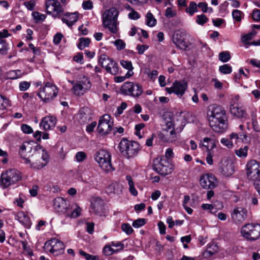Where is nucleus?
<instances>
[{
	"mask_svg": "<svg viewBox=\"0 0 260 260\" xmlns=\"http://www.w3.org/2000/svg\"><path fill=\"white\" fill-rule=\"evenodd\" d=\"M210 126L217 133H222L228 128V124L225 111L220 106L214 105L208 113Z\"/></svg>",
	"mask_w": 260,
	"mask_h": 260,
	"instance_id": "1",
	"label": "nucleus"
},
{
	"mask_svg": "<svg viewBox=\"0 0 260 260\" xmlns=\"http://www.w3.org/2000/svg\"><path fill=\"white\" fill-rule=\"evenodd\" d=\"M54 207L58 212L64 214L66 217L76 218L80 215L81 209L76 204L70 205L63 198L58 197L54 199Z\"/></svg>",
	"mask_w": 260,
	"mask_h": 260,
	"instance_id": "2",
	"label": "nucleus"
},
{
	"mask_svg": "<svg viewBox=\"0 0 260 260\" xmlns=\"http://www.w3.org/2000/svg\"><path fill=\"white\" fill-rule=\"evenodd\" d=\"M118 148L122 156L128 159L136 156L141 150V147L138 142L124 138L120 141Z\"/></svg>",
	"mask_w": 260,
	"mask_h": 260,
	"instance_id": "3",
	"label": "nucleus"
},
{
	"mask_svg": "<svg viewBox=\"0 0 260 260\" xmlns=\"http://www.w3.org/2000/svg\"><path fill=\"white\" fill-rule=\"evenodd\" d=\"M31 157L29 164L34 169H42L47 165L49 160L48 153L40 145L36 146L34 153L31 154Z\"/></svg>",
	"mask_w": 260,
	"mask_h": 260,
	"instance_id": "4",
	"label": "nucleus"
},
{
	"mask_svg": "<svg viewBox=\"0 0 260 260\" xmlns=\"http://www.w3.org/2000/svg\"><path fill=\"white\" fill-rule=\"evenodd\" d=\"M119 12L115 8H111L106 11L102 15L103 25L104 27L108 28L112 33L117 31V17Z\"/></svg>",
	"mask_w": 260,
	"mask_h": 260,
	"instance_id": "5",
	"label": "nucleus"
},
{
	"mask_svg": "<svg viewBox=\"0 0 260 260\" xmlns=\"http://www.w3.org/2000/svg\"><path fill=\"white\" fill-rule=\"evenodd\" d=\"M170 120H166L165 127L163 128V133L161 139L165 142H172L174 141L177 138V134L180 133L183 129L184 126L181 124L179 127H175V125L170 118V115H168Z\"/></svg>",
	"mask_w": 260,
	"mask_h": 260,
	"instance_id": "6",
	"label": "nucleus"
},
{
	"mask_svg": "<svg viewBox=\"0 0 260 260\" xmlns=\"http://www.w3.org/2000/svg\"><path fill=\"white\" fill-rule=\"evenodd\" d=\"M21 179V173L15 169H9L3 172L1 175L0 186L6 188L15 184Z\"/></svg>",
	"mask_w": 260,
	"mask_h": 260,
	"instance_id": "7",
	"label": "nucleus"
},
{
	"mask_svg": "<svg viewBox=\"0 0 260 260\" xmlns=\"http://www.w3.org/2000/svg\"><path fill=\"white\" fill-rule=\"evenodd\" d=\"M94 159L105 172H110L114 170L111 164V154L106 150L101 149L96 152L94 155Z\"/></svg>",
	"mask_w": 260,
	"mask_h": 260,
	"instance_id": "8",
	"label": "nucleus"
},
{
	"mask_svg": "<svg viewBox=\"0 0 260 260\" xmlns=\"http://www.w3.org/2000/svg\"><path fill=\"white\" fill-rule=\"evenodd\" d=\"M242 236L248 241H253L260 237V224L248 223L241 229Z\"/></svg>",
	"mask_w": 260,
	"mask_h": 260,
	"instance_id": "9",
	"label": "nucleus"
},
{
	"mask_svg": "<svg viewBox=\"0 0 260 260\" xmlns=\"http://www.w3.org/2000/svg\"><path fill=\"white\" fill-rule=\"evenodd\" d=\"M153 168L162 176L169 175L174 170L173 165L168 160L161 157L153 160Z\"/></svg>",
	"mask_w": 260,
	"mask_h": 260,
	"instance_id": "10",
	"label": "nucleus"
},
{
	"mask_svg": "<svg viewBox=\"0 0 260 260\" xmlns=\"http://www.w3.org/2000/svg\"><path fill=\"white\" fill-rule=\"evenodd\" d=\"M58 90L55 85L47 82L45 86L40 88L38 96L45 103H48L53 100L57 95Z\"/></svg>",
	"mask_w": 260,
	"mask_h": 260,
	"instance_id": "11",
	"label": "nucleus"
},
{
	"mask_svg": "<svg viewBox=\"0 0 260 260\" xmlns=\"http://www.w3.org/2000/svg\"><path fill=\"white\" fill-rule=\"evenodd\" d=\"M64 248L63 242L56 238L47 241L44 246V248L46 252H49L55 256L63 254Z\"/></svg>",
	"mask_w": 260,
	"mask_h": 260,
	"instance_id": "12",
	"label": "nucleus"
},
{
	"mask_svg": "<svg viewBox=\"0 0 260 260\" xmlns=\"http://www.w3.org/2000/svg\"><path fill=\"white\" fill-rule=\"evenodd\" d=\"M246 174L247 178L253 182L260 180L259 162L255 159L248 160L246 165Z\"/></svg>",
	"mask_w": 260,
	"mask_h": 260,
	"instance_id": "13",
	"label": "nucleus"
},
{
	"mask_svg": "<svg viewBox=\"0 0 260 260\" xmlns=\"http://www.w3.org/2000/svg\"><path fill=\"white\" fill-rule=\"evenodd\" d=\"M99 63L105 68L108 73L112 75H116L118 72V67L117 63L110 59L106 54H102L99 59Z\"/></svg>",
	"mask_w": 260,
	"mask_h": 260,
	"instance_id": "14",
	"label": "nucleus"
},
{
	"mask_svg": "<svg viewBox=\"0 0 260 260\" xmlns=\"http://www.w3.org/2000/svg\"><path fill=\"white\" fill-rule=\"evenodd\" d=\"M37 145L34 141H31L24 142L20 146L19 154L25 164H30V159L29 158L31 157L30 153H34L35 148Z\"/></svg>",
	"mask_w": 260,
	"mask_h": 260,
	"instance_id": "15",
	"label": "nucleus"
},
{
	"mask_svg": "<svg viewBox=\"0 0 260 260\" xmlns=\"http://www.w3.org/2000/svg\"><path fill=\"white\" fill-rule=\"evenodd\" d=\"M91 87V83L87 77L83 76L81 80L76 83L73 86L72 90L74 93L78 96L82 95Z\"/></svg>",
	"mask_w": 260,
	"mask_h": 260,
	"instance_id": "16",
	"label": "nucleus"
},
{
	"mask_svg": "<svg viewBox=\"0 0 260 260\" xmlns=\"http://www.w3.org/2000/svg\"><path fill=\"white\" fill-rule=\"evenodd\" d=\"M113 126V121L110 115L105 114L102 116L99 121L98 130L102 135H107L110 133Z\"/></svg>",
	"mask_w": 260,
	"mask_h": 260,
	"instance_id": "17",
	"label": "nucleus"
},
{
	"mask_svg": "<svg viewBox=\"0 0 260 260\" xmlns=\"http://www.w3.org/2000/svg\"><path fill=\"white\" fill-rule=\"evenodd\" d=\"M187 88V83L186 81H176L173 83L172 87L166 88V90L170 94L174 93L178 96H182Z\"/></svg>",
	"mask_w": 260,
	"mask_h": 260,
	"instance_id": "18",
	"label": "nucleus"
},
{
	"mask_svg": "<svg viewBox=\"0 0 260 260\" xmlns=\"http://www.w3.org/2000/svg\"><path fill=\"white\" fill-rule=\"evenodd\" d=\"M135 83L132 82H126L124 83L121 87V92L127 95H131L134 97L140 96L143 92V88L142 86H137L136 88V92L133 94L132 89L134 88Z\"/></svg>",
	"mask_w": 260,
	"mask_h": 260,
	"instance_id": "19",
	"label": "nucleus"
},
{
	"mask_svg": "<svg viewBox=\"0 0 260 260\" xmlns=\"http://www.w3.org/2000/svg\"><path fill=\"white\" fill-rule=\"evenodd\" d=\"M200 184L204 188L212 189L216 185V179L211 174H203L200 177Z\"/></svg>",
	"mask_w": 260,
	"mask_h": 260,
	"instance_id": "20",
	"label": "nucleus"
},
{
	"mask_svg": "<svg viewBox=\"0 0 260 260\" xmlns=\"http://www.w3.org/2000/svg\"><path fill=\"white\" fill-rule=\"evenodd\" d=\"M247 216V211L242 207H237L233 210L232 213V218L237 224L244 222Z\"/></svg>",
	"mask_w": 260,
	"mask_h": 260,
	"instance_id": "21",
	"label": "nucleus"
},
{
	"mask_svg": "<svg viewBox=\"0 0 260 260\" xmlns=\"http://www.w3.org/2000/svg\"><path fill=\"white\" fill-rule=\"evenodd\" d=\"M46 9L48 14L55 13L57 16L63 12V9L57 0H48L46 3Z\"/></svg>",
	"mask_w": 260,
	"mask_h": 260,
	"instance_id": "22",
	"label": "nucleus"
},
{
	"mask_svg": "<svg viewBox=\"0 0 260 260\" xmlns=\"http://www.w3.org/2000/svg\"><path fill=\"white\" fill-rule=\"evenodd\" d=\"M91 118V110L86 107L82 108L76 115V119L80 124L87 123Z\"/></svg>",
	"mask_w": 260,
	"mask_h": 260,
	"instance_id": "23",
	"label": "nucleus"
},
{
	"mask_svg": "<svg viewBox=\"0 0 260 260\" xmlns=\"http://www.w3.org/2000/svg\"><path fill=\"white\" fill-rule=\"evenodd\" d=\"M184 36L183 31L177 30L173 35L172 40L177 47L182 50H186L187 48V44L184 40Z\"/></svg>",
	"mask_w": 260,
	"mask_h": 260,
	"instance_id": "24",
	"label": "nucleus"
},
{
	"mask_svg": "<svg viewBox=\"0 0 260 260\" xmlns=\"http://www.w3.org/2000/svg\"><path fill=\"white\" fill-rule=\"evenodd\" d=\"M56 122L57 119L55 117L47 116L42 119L40 126L45 131L50 130L55 127Z\"/></svg>",
	"mask_w": 260,
	"mask_h": 260,
	"instance_id": "25",
	"label": "nucleus"
},
{
	"mask_svg": "<svg viewBox=\"0 0 260 260\" xmlns=\"http://www.w3.org/2000/svg\"><path fill=\"white\" fill-rule=\"evenodd\" d=\"M93 212L98 215H102L104 211V201L100 198H93L91 202Z\"/></svg>",
	"mask_w": 260,
	"mask_h": 260,
	"instance_id": "26",
	"label": "nucleus"
},
{
	"mask_svg": "<svg viewBox=\"0 0 260 260\" xmlns=\"http://www.w3.org/2000/svg\"><path fill=\"white\" fill-rule=\"evenodd\" d=\"M219 170L220 172L224 176H231L235 171L234 165L231 161H225L221 164Z\"/></svg>",
	"mask_w": 260,
	"mask_h": 260,
	"instance_id": "27",
	"label": "nucleus"
},
{
	"mask_svg": "<svg viewBox=\"0 0 260 260\" xmlns=\"http://www.w3.org/2000/svg\"><path fill=\"white\" fill-rule=\"evenodd\" d=\"M78 15L77 13H67L61 18L63 23H65L68 26L71 27L77 21Z\"/></svg>",
	"mask_w": 260,
	"mask_h": 260,
	"instance_id": "28",
	"label": "nucleus"
},
{
	"mask_svg": "<svg viewBox=\"0 0 260 260\" xmlns=\"http://www.w3.org/2000/svg\"><path fill=\"white\" fill-rule=\"evenodd\" d=\"M230 112L232 115L237 118L244 117L246 115L245 111L235 104H231Z\"/></svg>",
	"mask_w": 260,
	"mask_h": 260,
	"instance_id": "29",
	"label": "nucleus"
},
{
	"mask_svg": "<svg viewBox=\"0 0 260 260\" xmlns=\"http://www.w3.org/2000/svg\"><path fill=\"white\" fill-rule=\"evenodd\" d=\"M122 186L120 184L117 182H114L111 183L107 188V192L109 193H114L119 194L122 192Z\"/></svg>",
	"mask_w": 260,
	"mask_h": 260,
	"instance_id": "30",
	"label": "nucleus"
},
{
	"mask_svg": "<svg viewBox=\"0 0 260 260\" xmlns=\"http://www.w3.org/2000/svg\"><path fill=\"white\" fill-rule=\"evenodd\" d=\"M200 146L205 147L207 151H209L213 150L215 147L216 144L214 140L209 138H204L200 143Z\"/></svg>",
	"mask_w": 260,
	"mask_h": 260,
	"instance_id": "31",
	"label": "nucleus"
},
{
	"mask_svg": "<svg viewBox=\"0 0 260 260\" xmlns=\"http://www.w3.org/2000/svg\"><path fill=\"white\" fill-rule=\"evenodd\" d=\"M23 75V73L19 70H11L7 73V78L12 80H15L21 77Z\"/></svg>",
	"mask_w": 260,
	"mask_h": 260,
	"instance_id": "32",
	"label": "nucleus"
},
{
	"mask_svg": "<svg viewBox=\"0 0 260 260\" xmlns=\"http://www.w3.org/2000/svg\"><path fill=\"white\" fill-rule=\"evenodd\" d=\"M126 180L128 182V184L129 185V191L134 196H137L138 191L135 187L134 182L133 181L132 177L130 175H127L126 176Z\"/></svg>",
	"mask_w": 260,
	"mask_h": 260,
	"instance_id": "33",
	"label": "nucleus"
},
{
	"mask_svg": "<svg viewBox=\"0 0 260 260\" xmlns=\"http://www.w3.org/2000/svg\"><path fill=\"white\" fill-rule=\"evenodd\" d=\"M156 19L153 15L150 12H148L146 15V23L147 25L149 27L154 26L156 24Z\"/></svg>",
	"mask_w": 260,
	"mask_h": 260,
	"instance_id": "34",
	"label": "nucleus"
},
{
	"mask_svg": "<svg viewBox=\"0 0 260 260\" xmlns=\"http://www.w3.org/2000/svg\"><path fill=\"white\" fill-rule=\"evenodd\" d=\"M218 251V247L215 244H211L207 248L205 252L206 256H211Z\"/></svg>",
	"mask_w": 260,
	"mask_h": 260,
	"instance_id": "35",
	"label": "nucleus"
},
{
	"mask_svg": "<svg viewBox=\"0 0 260 260\" xmlns=\"http://www.w3.org/2000/svg\"><path fill=\"white\" fill-rule=\"evenodd\" d=\"M248 147L245 146L235 150V154L239 157H246L248 154Z\"/></svg>",
	"mask_w": 260,
	"mask_h": 260,
	"instance_id": "36",
	"label": "nucleus"
},
{
	"mask_svg": "<svg viewBox=\"0 0 260 260\" xmlns=\"http://www.w3.org/2000/svg\"><path fill=\"white\" fill-rule=\"evenodd\" d=\"M90 42V40L89 38H81L79 40L78 47L80 50H83L84 48L89 46Z\"/></svg>",
	"mask_w": 260,
	"mask_h": 260,
	"instance_id": "37",
	"label": "nucleus"
},
{
	"mask_svg": "<svg viewBox=\"0 0 260 260\" xmlns=\"http://www.w3.org/2000/svg\"><path fill=\"white\" fill-rule=\"evenodd\" d=\"M256 34L257 32L253 30L251 32L244 35L241 39L242 42L245 44H248V41L252 40Z\"/></svg>",
	"mask_w": 260,
	"mask_h": 260,
	"instance_id": "38",
	"label": "nucleus"
},
{
	"mask_svg": "<svg viewBox=\"0 0 260 260\" xmlns=\"http://www.w3.org/2000/svg\"><path fill=\"white\" fill-rule=\"evenodd\" d=\"M8 44L5 40H0V54L6 55L8 51Z\"/></svg>",
	"mask_w": 260,
	"mask_h": 260,
	"instance_id": "39",
	"label": "nucleus"
},
{
	"mask_svg": "<svg viewBox=\"0 0 260 260\" xmlns=\"http://www.w3.org/2000/svg\"><path fill=\"white\" fill-rule=\"evenodd\" d=\"M198 11L197 5L196 3L194 2H191L189 6L186 9V12L189 14L190 16L193 15L194 12Z\"/></svg>",
	"mask_w": 260,
	"mask_h": 260,
	"instance_id": "40",
	"label": "nucleus"
},
{
	"mask_svg": "<svg viewBox=\"0 0 260 260\" xmlns=\"http://www.w3.org/2000/svg\"><path fill=\"white\" fill-rule=\"evenodd\" d=\"M219 71L222 74H229L232 72V68L229 64H224L219 67Z\"/></svg>",
	"mask_w": 260,
	"mask_h": 260,
	"instance_id": "41",
	"label": "nucleus"
},
{
	"mask_svg": "<svg viewBox=\"0 0 260 260\" xmlns=\"http://www.w3.org/2000/svg\"><path fill=\"white\" fill-rule=\"evenodd\" d=\"M9 106V101L7 98L0 95V110H5Z\"/></svg>",
	"mask_w": 260,
	"mask_h": 260,
	"instance_id": "42",
	"label": "nucleus"
},
{
	"mask_svg": "<svg viewBox=\"0 0 260 260\" xmlns=\"http://www.w3.org/2000/svg\"><path fill=\"white\" fill-rule=\"evenodd\" d=\"M208 21V18L204 15L201 14L197 16L196 22L201 25H204Z\"/></svg>",
	"mask_w": 260,
	"mask_h": 260,
	"instance_id": "43",
	"label": "nucleus"
},
{
	"mask_svg": "<svg viewBox=\"0 0 260 260\" xmlns=\"http://www.w3.org/2000/svg\"><path fill=\"white\" fill-rule=\"evenodd\" d=\"M219 59L222 62H225L228 61L230 58V54L228 52H221L219 54Z\"/></svg>",
	"mask_w": 260,
	"mask_h": 260,
	"instance_id": "44",
	"label": "nucleus"
},
{
	"mask_svg": "<svg viewBox=\"0 0 260 260\" xmlns=\"http://www.w3.org/2000/svg\"><path fill=\"white\" fill-rule=\"evenodd\" d=\"M22 216H20L19 217L20 222H21L25 226L29 227L30 225V221L29 217L23 213L22 214Z\"/></svg>",
	"mask_w": 260,
	"mask_h": 260,
	"instance_id": "45",
	"label": "nucleus"
},
{
	"mask_svg": "<svg viewBox=\"0 0 260 260\" xmlns=\"http://www.w3.org/2000/svg\"><path fill=\"white\" fill-rule=\"evenodd\" d=\"M32 16L37 22L42 21L45 19L46 16L44 14H41L38 12H34L32 13Z\"/></svg>",
	"mask_w": 260,
	"mask_h": 260,
	"instance_id": "46",
	"label": "nucleus"
},
{
	"mask_svg": "<svg viewBox=\"0 0 260 260\" xmlns=\"http://www.w3.org/2000/svg\"><path fill=\"white\" fill-rule=\"evenodd\" d=\"M145 223L146 220L145 219L139 218L133 222L132 225L135 228H139L143 226Z\"/></svg>",
	"mask_w": 260,
	"mask_h": 260,
	"instance_id": "47",
	"label": "nucleus"
},
{
	"mask_svg": "<svg viewBox=\"0 0 260 260\" xmlns=\"http://www.w3.org/2000/svg\"><path fill=\"white\" fill-rule=\"evenodd\" d=\"M242 14V12L239 10H234L232 12L233 18L237 22L241 21Z\"/></svg>",
	"mask_w": 260,
	"mask_h": 260,
	"instance_id": "48",
	"label": "nucleus"
},
{
	"mask_svg": "<svg viewBox=\"0 0 260 260\" xmlns=\"http://www.w3.org/2000/svg\"><path fill=\"white\" fill-rule=\"evenodd\" d=\"M120 64L123 68L129 71H132L133 69L132 63L131 61L122 60L120 61Z\"/></svg>",
	"mask_w": 260,
	"mask_h": 260,
	"instance_id": "49",
	"label": "nucleus"
},
{
	"mask_svg": "<svg viewBox=\"0 0 260 260\" xmlns=\"http://www.w3.org/2000/svg\"><path fill=\"white\" fill-rule=\"evenodd\" d=\"M122 230L127 235L131 234L133 232V229L128 223H123L121 225Z\"/></svg>",
	"mask_w": 260,
	"mask_h": 260,
	"instance_id": "50",
	"label": "nucleus"
},
{
	"mask_svg": "<svg viewBox=\"0 0 260 260\" xmlns=\"http://www.w3.org/2000/svg\"><path fill=\"white\" fill-rule=\"evenodd\" d=\"M114 44L116 46L117 50H121L123 49L125 47V44L121 39H118L114 41Z\"/></svg>",
	"mask_w": 260,
	"mask_h": 260,
	"instance_id": "51",
	"label": "nucleus"
},
{
	"mask_svg": "<svg viewBox=\"0 0 260 260\" xmlns=\"http://www.w3.org/2000/svg\"><path fill=\"white\" fill-rule=\"evenodd\" d=\"M115 252H117V250L112 248L111 246L106 245L103 249V252L106 255H111Z\"/></svg>",
	"mask_w": 260,
	"mask_h": 260,
	"instance_id": "52",
	"label": "nucleus"
},
{
	"mask_svg": "<svg viewBox=\"0 0 260 260\" xmlns=\"http://www.w3.org/2000/svg\"><path fill=\"white\" fill-rule=\"evenodd\" d=\"M86 158V154L83 151L78 152L76 154V158L77 161L82 162Z\"/></svg>",
	"mask_w": 260,
	"mask_h": 260,
	"instance_id": "53",
	"label": "nucleus"
},
{
	"mask_svg": "<svg viewBox=\"0 0 260 260\" xmlns=\"http://www.w3.org/2000/svg\"><path fill=\"white\" fill-rule=\"evenodd\" d=\"M176 15V12L175 10H173L172 8L169 7L167 8L165 16L167 18H171Z\"/></svg>",
	"mask_w": 260,
	"mask_h": 260,
	"instance_id": "54",
	"label": "nucleus"
},
{
	"mask_svg": "<svg viewBox=\"0 0 260 260\" xmlns=\"http://www.w3.org/2000/svg\"><path fill=\"white\" fill-rule=\"evenodd\" d=\"M207 157H206V161H207V162L209 164V165H212L213 164V159H212V157L214 155V151L213 150H209V151H207Z\"/></svg>",
	"mask_w": 260,
	"mask_h": 260,
	"instance_id": "55",
	"label": "nucleus"
},
{
	"mask_svg": "<svg viewBox=\"0 0 260 260\" xmlns=\"http://www.w3.org/2000/svg\"><path fill=\"white\" fill-rule=\"evenodd\" d=\"M220 142L227 147L231 148L233 147V143L231 140L227 138H222L220 140Z\"/></svg>",
	"mask_w": 260,
	"mask_h": 260,
	"instance_id": "56",
	"label": "nucleus"
},
{
	"mask_svg": "<svg viewBox=\"0 0 260 260\" xmlns=\"http://www.w3.org/2000/svg\"><path fill=\"white\" fill-rule=\"evenodd\" d=\"M202 207L204 210H209L212 213L216 212V209L211 204H203L202 205Z\"/></svg>",
	"mask_w": 260,
	"mask_h": 260,
	"instance_id": "57",
	"label": "nucleus"
},
{
	"mask_svg": "<svg viewBox=\"0 0 260 260\" xmlns=\"http://www.w3.org/2000/svg\"><path fill=\"white\" fill-rule=\"evenodd\" d=\"M127 107V104L125 102H122L120 106L117 107V113H116V115H120L123 113L124 110L126 109Z\"/></svg>",
	"mask_w": 260,
	"mask_h": 260,
	"instance_id": "58",
	"label": "nucleus"
},
{
	"mask_svg": "<svg viewBox=\"0 0 260 260\" xmlns=\"http://www.w3.org/2000/svg\"><path fill=\"white\" fill-rule=\"evenodd\" d=\"M128 17L133 20H137L140 18V15L134 9H132V12L128 14Z\"/></svg>",
	"mask_w": 260,
	"mask_h": 260,
	"instance_id": "59",
	"label": "nucleus"
},
{
	"mask_svg": "<svg viewBox=\"0 0 260 260\" xmlns=\"http://www.w3.org/2000/svg\"><path fill=\"white\" fill-rule=\"evenodd\" d=\"M30 84L26 81L21 82L19 84V90L20 91H25L30 86Z\"/></svg>",
	"mask_w": 260,
	"mask_h": 260,
	"instance_id": "60",
	"label": "nucleus"
},
{
	"mask_svg": "<svg viewBox=\"0 0 260 260\" xmlns=\"http://www.w3.org/2000/svg\"><path fill=\"white\" fill-rule=\"evenodd\" d=\"M21 129L24 133L30 134L32 132V128L28 125L23 124L21 126Z\"/></svg>",
	"mask_w": 260,
	"mask_h": 260,
	"instance_id": "61",
	"label": "nucleus"
},
{
	"mask_svg": "<svg viewBox=\"0 0 260 260\" xmlns=\"http://www.w3.org/2000/svg\"><path fill=\"white\" fill-rule=\"evenodd\" d=\"M82 7L84 10H91L93 7L92 2L90 0L84 1L82 4Z\"/></svg>",
	"mask_w": 260,
	"mask_h": 260,
	"instance_id": "62",
	"label": "nucleus"
},
{
	"mask_svg": "<svg viewBox=\"0 0 260 260\" xmlns=\"http://www.w3.org/2000/svg\"><path fill=\"white\" fill-rule=\"evenodd\" d=\"M73 60L78 63H80V64L83 63V56L82 53H78L74 57Z\"/></svg>",
	"mask_w": 260,
	"mask_h": 260,
	"instance_id": "63",
	"label": "nucleus"
},
{
	"mask_svg": "<svg viewBox=\"0 0 260 260\" xmlns=\"http://www.w3.org/2000/svg\"><path fill=\"white\" fill-rule=\"evenodd\" d=\"M252 17L253 19L255 21L260 20V10L256 9L253 11Z\"/></svg>",
	"mask_w": 260,
	"mask_h": 260,
	"instance_id": "64",
	"label": "nucleus"
}]
</instances>
